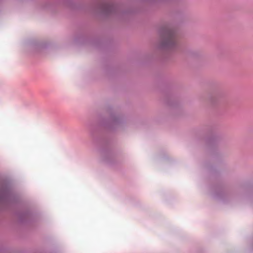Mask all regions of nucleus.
<instances>
[{"label": "nucleus", "instance_id": "f257e3e1", "mask_svg": "<svg viewBox=\"0 0 253 253\" xmlns=\"http://www.w3.org/2000/svg\"><path fill=\"white\" fill-rule=\"evenodd\" d=\"M166 44H171L174 41V36L173 33L171 31H168L166 34Z\"/></svg>", "mask_w": 253, "mask_h": 253}, {"label": "nucleus", "instance_id": "f03ea898", "mask_svg": "<svg viewBox=\"0 0 253 253\" xmlns=\"http://www.w3.org/2000/svg\"><path fill=\"white\" fill-rule=\"evenodd\" d=\"M108 8L110 9L111 8V6H108Z\"/></svg>", "mask_w": 253, "mask_h": 253}]
</instances>
